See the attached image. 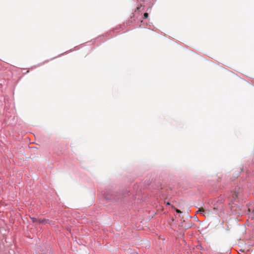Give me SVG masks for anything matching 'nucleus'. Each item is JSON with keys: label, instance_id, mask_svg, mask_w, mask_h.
<instances>
[{"label": "nucleus", "instance_id": "nucleus-5", "mask_svg": "<svg viewBox=\"0 0 254 254\" xmlns=\"http://www.w3.org/2000/svg\"><path fill=\"white\" fill-rule=\"evenodd\" d=\"M172 208H174L176 210V211L178 213H181L182 212L178 209L175 208L174 206H172Z\"/></svg>", "mask_w": 254, "mask_h": 254}, {"label": "nucleus", "instance_id": "nucleus-3", "mask_svg": "<svg viewBox=\"0 0 254 254\" xmlns=\"http://www.w3.org/2000/svg\"><path fill=\"white\" fill-rule=\"evenodd\" d=\"M232 195L234 200H235L236 199V198L238 197V192H236V191L232 192Z\"/></svg>", "mask_w": 254, "mask_h": 254}, {"label": "nucleus", "instance_id": "nucleus-7", "mask_svg": "<svg viewBox=\"0 0 254 254\" xmlns=\"http://www.w3.org/2000/svg\"><path fill=\"white\" fill-rule=\"evenodd\" d=\"M166 204L168 205H170V202H167Z\"/></svg>", "mask_w": 254, "mask_h": 254}, {"label": "nucleus", "instance_id": "nucleus-6", "mask_svg": "<svg viewBox=\"0 0 254 254\" xmlns=\"http://www.w3.org/2000/svg\"><path fill=\"white\" fill-rule=\"evenodd\" d=\"M148 17V14L147 13H144L143 15V18L144 19L147 18Z\"/></svg>", "mask_w": 254, "mask_h": 254}, {"label": "nucleus", "instance_id": "nucleus-2", "mask_svg": "<svg viewBox=\"0 0 254 254\" xmlns=\"http://www.w3.org/2000/svg\"><path fill=\"white\" fill-rule=\"evenodd\" d=\"M39 223H42V224H47V223H48L50 225L54 224L53 222L52 221H50V220H49L48 219H40L39 220Z\"/></svg>", "mask_w": 254, "mask_h": 254}, {"label": "nucleus", "instance_id": "nucleus-1", "mask_svg": "<svg viewBox=\"0 0 254 254\" xmlns=\"http://www.w3.org/2000/svg\"><path fill=\"white\" fill-rule=\"evenodd\" d=\"M200 213L203 216H205L206 215L208 216L209 215V212L206 213L203 207H200L198 209V211L196 212Z\"/></svg>", "mask_w": 254, "mask_h": 254}, {"label": "nucleus", "instance_id": "nucleus-4", "mask_svg": "<svg viewBox=\"0 0 254 254\" xmlns=\"http://www.w3.org/2000/svg\"><path fill=\"white\" fill-rule=\"evenodd\" d=\"M31 219L32 220V222L34 223H36V222L39 223V220H40V219H37V218H35L34 217L31 218Z\"/></svg>", "mask_w": 254, "mask_h": 254}]
</instances>
